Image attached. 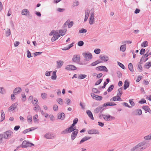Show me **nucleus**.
<instances>
[{
  "mask_svg": "<svg viewBox=\"0 0 151 151\" xmlns=\"http://www.w3.org/2000/svg\"><path fill=\"white\" fill-rule=\"evenodd\" d=\"M103 80V79H100L97 81L95 83V85H97L99 84Z\"/></svg>",
  "mask_w": 151,
  "mask_h": 151,
  "instance_id": "51",
  "label": "nucleus"
},
{
  "mask_svg": "<svg viewBox=\"0 0 151 151\" xmlns=\"http://www.w3.org/2000/svg\"><path fill=\"white\" fill-rule=\"evenodd\" d=\"M18 105V103L16 102L15 103L13 104L9 108V110L12 111L15 109L17 105Z\"/></svg>",
  "mask_w": 151,
  "mask_h": 151,
  "instance_id": "14",
  "label": "nucleus"
},
{
  "mask_svg": "<svg viewBox=\"0 0 151 151\" xmlns=\"http://www.w3.org/2000/svg\"><path fill=\"white\" fill-rule=\"evenodd\" d=\"M99 117L101 119L103 118L105 121H111L115 119L114 117L109 114L106 115L101 113H99Z\"/></svg>",
  "mask_w": 151,
  "mask_h": 151,
  "instance_id": "2",
  "label": "nucleus"
},
{
  "mask_svg": "<svg viewBox=\"0 0 151 151\" xmlns=\"http://www.w3.org/2000/svg\"><path fill=\"white\" fill-rule=\"evenodd\" d=\"M148 42L147 41H145L143 42L141 45L142 47H145L148 45Z\"/></svg>",
  "mask_w": 151,
  "mask_h": 151,
  "instance_id": "33",
  "label": "nucleus"
},
{
  "mask_svg": "<svg viewBox=\"0 0 151 151\" xmlns=\"http://www.w3.org/2000/svg\"><path fill=\"white\" fill-rule=\"evenodd\" d=\"M104 109V108L102 107L99 106L95 110V112H96V113H98L100 112L101 113Z\"/></svg>",
  "mask_w": 151,
  "mask_h": 151,
  "instance_id": "16",
  "label": "nucleus"
},
{
  "mask_svg": "<svg viewBox=\"0 0 151 151\" xmlns=\"http://www.w3.org/2000/svg\"><path fill=\"white\" fill-rule=\"evenodd\" d=\"M126 48V44H124L122 45L120 48V50L123 52H124Z\"/></svg>",
  "mask_w": 151,
  "mask_h": 151,
  "instance_id": "25",
  "label": "nucleus"
},
{
  "mask_svg": "<svg viewBox=\"0 0 151 151\" xmlns=\"http://www.w3.org/2000/svg\"><path fill=\"white\" fill-rule=\"evenodd\" d=\"M87 32V30L83 28L82 29H81L79 31V33H86Z\"/></svg>",
  "mask_w": 151,
  "mask_h": 151,
  "instance_id": "55",
  "label": "nucleus"
},
{
  "mask_svg": "<svg viewBox=\"0 0 151 151\" xmlns=\"http://www.w3.org/2000/svg\"><path fill=\"white\" fill-rule=\"evenodd\" d=\"M142 109H144L145 111L148 112L150 113L151 112V110L147 106H143Z\"/></svg>",
  "mask_w": 151,
  "mask_h": 151,
  "instance_id": "23",
  "label": "nucleus"
},
{
  "mask_svg": "<svg viewBox=\"0 0 151 151\" xmlns=\"http://www.w3.org/2000/svg\"><path fill=\"white\" fill-rule=\"evenodd\" d=\"M133 99H130L129 100V102L130 103L131 105L132 106H134V103L133 102Z\"/></svg>",
  "mask_w": 151,
  "mask_h": 151,
  "instance_id": "58",
  "label": "nucleus"
},
{
  "mask_svg": "<svg viewBox=\"0 0 151 151\" xmlns=\"http://www.w3.org/2000/svg\"><path fill=\"white\" fill-rule=\"evenodd\" d=\"M73 24V21H71L70 22H69L68 24V27L70 28L71 27Z\"/></svg>",
  "mask_w": 151,
  "mask_h": 151,
  "instance_id": "59",
  "label": "nucleus"
},
{
  "mask_svg": "<svg viewBox=\"0 0 151 151\" xmlns=\"http://www.w3.org/2000/svg\"><path fill=\"white\" fill-rule=\"evenodd\" d=\"M65 103L68 105H69L71 102V100L69 99L68 98L65 99Z\"/></svg>",
  "mask_w": 151,
  "mask_h": 151,
  "instance_id": "42",
  "label": "nucleus"
},
{
  "mask_svg": "<svg viewBox=\"0 0 151 151\" xmlns=\"http://www.w3.org/2000/svg\"><path fill=\"white\" fill-rule=\"evenodd\" d=\"M128 68L130 70L131 72H133L134 70L133 69V65L132 63H130L129 64L128 66Z\"/></svg>",
  "mask_w": 151,
  "mask_h": 151,
  "instance_id": "31",
  "label": "nucleus"
},
{
  "mask_svg": "<svg viewBox=\"0 0 151 151\" xmlns=\"http://www.w3.org/2000/svg\"><path fill=\"white\" fill-rule=\"evenodd\" d=\"M113 104L112 103H110V102H108L105 103H104L103 104V106H114V105H116V104Z\"/></svg>",
  "mask_w": 151,
  "mask_h": 151,
  "instance_id": "30",
  "label": "nucleus"
},
{
  "mask_svg": "<svg viewBox=\"0 0 151 151\" xmlns=\"http://www.w3.org/2000/svg\"><path fill=\"white\" fill-rule=\"evenodd\" d=\"M82 55L85 58L84 60L86 61H89L92 58V54L89 52L83 53Z\"/></svg>",
  "mask_w": 151,
  "mask_h": 151,
  "instance_id": "4",
  "label": "nucleus"
},
{
  "mask_svg": "<svg viewBox=\"0 0 151 151\" xmlns=\"http://www.w3.org/2000/svg\"><path fill=\"white\" fill-rule=\"evenodd\" d=\"M114 87V86L113 85H110V87L107 89V91H108V92H109L111 91L113 89Z\"/></svg>",
  "mask_w": 151,
  "mask_h": 151,
  "instance_id": "37",
  "label": "nucleus"
},
{
  "mask_svg": "<svg viewBox=\"0 0 151 151\" xmlns=\"http://www.w3.org/2000/svg\"><path fill=\"white\" fill-rule=\"evenodd\" d=\"M139 103L140 104H144L146 103V101L144 99H142L141 101H139Z\"/></svg>",
  "mask_w": 151,
  "mask_h": 151,
  "instance_id": "64",
  "label": "nucleus"
},
{
  "mask_svg": "<svg viewBox=\"0 0 151 151\" xmlns=\"http://www.w3.org/2000/svg\"><path fill=\"white\" fill-rule=\"evenodd\" d=\"M65 117V114L64 113H62L61 114H58V119L63 120Z\"/></svg>",
  "mask_w": 151,
  "mask_h": 151,
  "instance_id": "15",
  "label": "nucleus"
},
{
  "mask_svg": "<svg viewBox=\"0 0 151 151\" xmlns=\"http://www.w3.org/2000/svg\"><path fill=\"white\" fill-rule=\"evenodd\" d=\"M67 30L66 29H64V30H60L59 32V34L60 36H63L65 35Z\"/></svg>",
  "mask_w": 151,
  "mask_h": 151,
  "instance_id": "21",
  "label": "nucleus"
},
{
  "mask_svg": "<svg viewBox=\"0 0 151 151\" xmlns=\"http://www.w3.org/2000/svg\"><path fill=\"white\" fill-rule=\"evenodd\" d=\"M114 99V101H119L120 99H121V98L119 97V96H114L113 97Z\"/></svg>",
  "mask_w": 151,
  "mask_h": 151,
  "instance_id": "57",
  "label": "nucleus"
},
{
  "mask_svg": "<svg viewBox=\"0 0 151 151\" xmlns=\"http://www.w3.org/2000/svg\"><path fill=\"white\" fill-rule=\"evenodd\" d=\"M58 106L56 105L55 104L53 106V109L55 111H57L58 110Z\"/></svg>",
  "mask_w": 151,
  "mask_h": 151,
  "instance_id": "62",
  "label": "nucleus"
},
{
  "mask_svg": "<svg viewBox=\"0 0 151 151\" xmlns=\"http://www.w3.org/2000/svg\"><path fill=\"white\" fill-rule=\"evenodd\" d=\"M32 104L34 105H36V104H37L38 103V101L37 99L35 98L34 100H33L32 101Z\"/></svg>",
  "mask_w": 151,
  "mask_h": 151,
  "instance_id": "44",
  "label": "nucleus"
},
{
  "mask_svg": "<svg viewBox=\"0 0 151 151\" xmlns=\"http://www.w3.org/2000/svg\"><path fill=\"white\" fill-rule=\"evenodd\" d=\"M118 64L119 65V66L121 67L123 69H125V67L124 65L123 64H122V63L118 62Z\"/></svg>",
  "mask_w": 151,
  "mask_h": 151,
  "instance_id": "43",
  "label": "nucleus"
},
{
  "mask_svg": "<svg viewBox=\"0 0 151 151\" xmlns=\"http://www.w3.org/2000/svg\"><path fill=\"white\" fill-rule=\"evenodd\" d=\"M70 22V20L68 19L67 20L66 22L64 23V24L63 25V27H66L68 25V24Z\"/></svg>",
  "mask_w": 151,
  "mask_h": 151,
  "instance_id": "50",
  "label": "nucleus"
},
{
  "mask_svg": "<svg viewBox=\"0 0 151 151\" xmlns=\"http://www.w3.org/2000/svg\"><path fill=\"white\" fill-rule=\"evenodd\" d=\"M94 19V14L92 13L89 19V23L90 24H93V22Z\"/></svg>",
  "mask_w": 151,
  "mask_h": 151,
  "instance_id": "20",
  "label": "nucleus"
},
{
  "mask_svg": "<svg viewBox=\"0 0 151 151\" xmlns=\"http://www.w3.org/2000/svg\"><path fill=\"white\" fill-rule=\"evenodd\" d=\"M40 111L42 114L45 117H47L48 116V114L47 113H45L42 110H40Z\"/></svg>",
  "mask_w": 151,
  "mask_h": 151,
  "instance_id": "56",
  "label": "nucleus"
},
{
  "mask_svg": "<svg viewBox=\"0 0 151 151\" xmlns=\"http://www.w3.org/2000/svg\"><path fill=\"white\" fill-rule=\"evenodd\" d=\"M88 134H94V130L93 129H89L88 130Z\"/></svg>",
  "mask_w": 151,
  "mask_h": 151,
  "instance_id": "54",
  "label": "nucleus"
},
{
  "mask_svg": "<svg viewBox=\"0 0 151 151\" xmlns=\"http://www.w3.org/2000/svg\"><path fill=\"white\" fill-rule=\"evenodd\" d=\"M56 70H55L53 72L52 75L51 77V79L53 80H55L56 79L57 76L56 75Z\"/></svg>",
  "mask_w": 151,
  "mask_h": 151,
  "instance_id": "26",
  "label": "nucleus"
},
{
  "mask_svg": "<svg viewBox=\"0 0 151 151\" xmlns=\"http://www.w3.org/2000/svg\"><path fill=\"white\" fill-rule=\"evenodd\" d=\"M38 117V116L37 114H35V116L33 117V120L34 122H36L38 120V119H37V118Z\"/></svg>",
  "mask_w": 151,
  "mask_h": 151,
  "instance_id": "45",
  "label": "nucleus"
},
{
  "mask_svg": "<svg viewBox=\"0 0 151 151\" xmlns=\"http://www.w3.org/2000/svg\"><path fill=\"white\" fill-rule=\"evenodd\" d=\"M91 138V137L86 136L82 139L81 140L80 142L79 143V144H81L82 143H83V142H84L85 141L90 139Z\"/></svg>",
  "mask_w": 151,
  "mask_h": 151,
  "instance_id": "17",
  "label": "nucleus"
},
{
  "mask_svg": "<svg viewBox=\"0 0 151 151\" xmlns=\"http://www.w3.org/2000/svg\"><path fill=\"white\" fill-rule=\"evenodd\" d=\"M84 44V42L83 41H80L78 42V45L79 46H82Z\"/></svg>",
  "mask_w": 151,
  "mask_h": 151,
  "instance_id": "53",
  "label": "nucleus"
},
{
  "mask_svg": "<svg viewBox=\"0 0 151 151\" xmlns=\"http://www.w3.org/2000/svg\"><path fill=\"white\" fill-rule=\"evenodd\" d=\"M144 139L145 140H148L151 139V134L150 135L146 136L144 137Z\"/></svg>",
  "mask_w": 151,
  "mask_h": 151,
  "instance_id": "52",
  "label": "nucleus"
},
{
  "mask_svg": "<svg viewBox=\"0 0 151 151\" xmlns=\"http://www.w3.org/2000/svg\"><path fill=\"white\" fill-rule=\"evenodd\" d=\"M78 132V129H76L75 130L72 132L71 135V139L72 140H74L76 137Z\"/></svg>",
  "mask_w": 151,
  "mask_h": 151,
  "instance_id": "10",
  "label": "nucleus"
},
{
  "mask_svg": "<svg viewBox=\"0 0 151 151\" xmlns=\"http://www.w3.org/2000/svg\"><path fill=\"white\" fill-rule=\"evenodd\" d=\"M76 68L73 65H68L65 68V69L68 70H76Z\"/></svg>",
  "mask_w": 151,
  "mask_h": 151,
  "instance_id": "13",
  "label": "nucleus"
},
{
  "mask_svg": "<svg viewBox=\"0 0 151 151\" xmlns=\"http://www.w3.org/2000/svg\"><path fill=\"white\" fill-rule=\"evenodd\" d=\"M21 145L22 146V147L23 148H24L34 146V145L31 143L28 142L26 140H24L23 141L22 145Z\"/></svg>",
  "mask_w": 151,
  "mask_h": 151,
  "instance_id": "5",
  "label": "nucleus"
},
{
  "mask_svg": "<svg viewBox=\"0 0 151 151\" xmlns=\"http://www.w3.org/2000/svg\"><path fill=\"white\" fill-rule=\"evenodd\" d=\"M44 137L48 139H52L55 137L54 134L51 132H48L45 134Z\"/></svg>",
  "mask_w": 151,
  "mask_h": 151,
  "instance_id": "8",
  "label": "nucleus"
},
{
  "mask_svg": "<svg viewBox=\"0 0 151 151\" xmlns=\"http://www.w3.org/2000/svg\"><path fill=\"white\" fill-rule=\"evenodd\" d=\"M68 130V132L69 133H70L74 131V130H75L76 128H72L71 127H69L68 128H67Z\"/></svg>",
  "mask_w": 151,
  "mask_h": 151,
  "instance_id": "38",
  "label": "nucleus"
},
{
  "mask_svg": "<svg viewBox=\"0 0 151 151\" xmlns=\"http://www.w3.org/2000/svg\"><path fill=\"white\" fill-rule=\"evenodd\" d=\"M145 52V49L144 48H142L140 51L139 53L141 55H143L144 54Z\"/></svg>",
  "mask_w": 151,
  "mask_h": 151,
  "instance_id": "46",
  "label": "nucleus"
},
{
  "mask_svg": "<svg viewBox=\"0 0 151 151\" xmlns=\"http://www.w3.org/2000/svg\"><path fill=\"white\" fill-rule=\"evenodd\" d=\"M32 118L31 115H29L27 116V120L28 122H31L32 121Z\"/></svg>",
  "mask_w": 151,
  "mask_h": 151,
  "instance_id": "34",
  "label": "nucleus"
},
{
  "mask_svg": "<svg viewBox=\"0 0 151 151\" xmlns=\"http://www.w3.org/2000/svg\"><path fill=\"white\" fill-rule=\"evenodd\" d=\"M101 52V50L99 48L95 49V53L96 54H98Z\"/></svg>",
  "mask_w": 151,
  "mask_h": 151,
  "instance_id": "49",
  "label": "nucleus"
},
{
  "mask_svg": "<svg viewBox=\"0 0 151 151\" xmlns=\"http://www.w3.org/2000/svg\"><path fill=\"white\" fill-rule=\"evenodd\" d=\"M147 147L146 143L144 142H141L132 147L130 151H142Z\"/></svg>",
  "mask_w": 151,
  "mask_h": 151,
  "instance_id": "1",
  "label": "nucleus"
},
{
  "mask_svg": "<svg viewBox=\"0 0 151 151\" xmlns=\"http://www.w3.org/2000/svg\"><path fill=\"white\" fill-rule=\"evenodd\" d=\"M6 36L8 37L11 34V31L9 29L7 28L5 32Z\"/></svg>",
  "mask_w": 151,
  "mask_h": 151,
  "instance_id": "28",
  "label": "nucleus"
},
{
  "mask_svg": "<svg viewBox=\"0 0 151 151\" xmlns=\"http://www.w3.org/2000/svg\"><path fill=\"white\" fill-rule=\"evenodd\" d=\"M27 57L28 58H30L31 57H32L31 54V53L30 52V51L29 50H27Z\"/></svg>",
  "mask_w": 151,
  "mask_h": 151,
  "instance_id": "60",
  "label": "nucleus"
},
{
  "mask_svg": "<svg viewBox=\"0 0 151 151\" xmlns=\"http://www.w3.org/2000/svg\"><path fill=\"white\" fill-rule=\"evenodd\" d=\"M22 100L23 101H25L26 100V96L24 93L22 94Z\"/></svg>",
  "mask_w": 151,
  "mask_h": 151,
  "instance_id": "47",
  "label": "nucleus"
},
{
  "mask_svg": "<svg viewBox=\"0 0 151 151\" xmlns=\"http://www.w3.org/2000/svg\"><path fill=\"white\" fill-rule=\"evenodd\" d=\"M90 11L89 10L86 9L85 10V17L88 18L89 16Z\"/></svg>",
  "mask_w": 151,
  "mask_h": 151,
  "instance_id": "40",
  "label": "nucleus"
},
{
  "mask_svg": "<svg viewBox=\"0 0 151 151\" xmlns=\"http://www.w3.org/2000/svg\"><path fill=\"white\" fill-rule=\"evenodd\" d=\"M42 53V52H35L33 54H34V56L35 57V56H37L38 55H41Z\"/></svg>",
  "mask_w": 151,
  "mask_h": 151,
  "instance_id": "61",
  "label": "nucleus"
},
{
  "mask_svg": "<svg viewBox=\"0 0 151 151\" xmlns=\"http://www.w3.org/2000/svg\"><path fill=\"white\" fill-rule=\"evenodd\" d=\"M99 58L101 60L104 61V62H106L108 61L109 59V57L108 56H102L101 55H100Z\"/></svg>",
  "mask_w": 151,
  "mask_h": 151,
  "instance_id": "18",
  "label": "nucleus"
},
{
  "mask_svg": "<svg viewBox=\"0 0 151 151\" xmlns=\"http://www.w3.org/2000/svg\"><path fill=\"white\" fill-rule=\"evenodd\" d=\"M151 66V62L146 63L144 65V68H145L148 69Z\"/></svg>",
  "mask_w": 151,
  "mask_h": 151,
  "instance_id": "27",
  "label": "nucleus"
},
{
  "mask_svg": "<svg viewBox=\"0 0 151 151\" xmlns=\"http://www.w3.org/2000/svg\"><path fill=\"white\" fill-rule=\"evenodd\" d=\"M57 102L59 104L62 105L63 103L62 99L60 98H58L57 99Z\"/></svg>",
  "mask_w": 151,
  "mask_h": 151,
  "instance_id": "35",
  "label": "nucleus"
},
{
  "mask_svg": "<svg viewBox=\"0 0 151 151\" xmlns=\"http://www.w3.org/2000/svg\"><path fill=\"white\" fill-rule=\"evenodd\" d=\"M96 69L98 70L104 71L106 72L108 71V70L106 66H101L96 68Z\"/></svg>",
  "mask_w": 151,
  "mask_h": 151,
  "instance_id": "11",
  "label": "nucleus"
},
{
  "mask_svg": "<svg viewBox=\"0 0 151 151\" xmlns=\"http://www.w3.org/2000/svg\"><path fill=\"white\" fill-rule=\"evenodd\" d=\"M1 117L0 121L1 122L3 121L5 119V114L3 110H1Z\"/></svg>",
  "mask_w": 151,
  "mask_h": 151,
  "instance_id": "22",
  "label": "nucleus"
},
{
  "mask_svg": "<svg viewBox=\"0 0 151 151\" xmlns=\"http://www.w3.org/2000/svg\"><path fill=\"white\" fill-rule=\"evenodd\" d=\"M142 111L141 109H137L132 112V115L134 116L140 115L142 114Z\"/></svg>",
  "mask_w": 151,
  "mask_h": 151,
  "instance_id": "9",
  "label": "nucleus"
},
{
  "mask_svg": "<svg viewBox=\"0 0 151 151\" xmlns=\"http://www.w3.org/2000/svg\"><path fill=\"white\" fill-rule=\"evenodd\" d=\"M79 4V2L78 1H75L73 3V6H77Z\"/></svg>",
  "mask_w": 151,
  "mask_h": 151,
  "instance_id": "63",
  "label": "nucleus"
},
{
  "mask_svg": "<svg viewBox=\"0 0 151 151\" xmlns=\"http://www.w3.org/2000/svg\"><path fill=\"white\" fill-rule=\"evenodd\" d=\"M87 114H88L89 117L92 120L94 119V118L93 116V114L91 111L89 110H88L86 111Z\"/></svg>",
  "mask_w": 151,
  "mask_h": 151,
  "instance_id": "19",
  "label": "nucleus"
},
{
  "mask_svg": "<svg viewBox=\"0 0 151 151\" xmlns=\"http://www.w3.org/2000/svg\"><path fill=\"white\" fill-rule=\"evenodd\" d=\"M1 135L3 136V138L5 139H9L12 137L13 132L11 130H8L4 132Z\"/></svg>",
  "mask_w": 151,
  "mask_h": 151,
  "instance_id": "3",
  "label": "nucleus"
},
{
  "mask_svg": "<svg viewBox=\"0 0 151 151\" xmlns=\"http://www.w3.org/2000/svg\"><path fill=\"white\" fill-rule=\"evenodd\" d=\"M80 60V57L78 55H74L72 58V61L74 62L78 63Z\"/></svg>",
  "mask_w": 151,
  "mask_h": 151,
  "instance_id": "7",
  "label": "nucleus"
},
{
  "mask_svg": "<svg viewBox=\"0 0 151 151\" xmlns=\"http://www.w3.org/2000/svg\"><path fill=\"white\" fill-rule=\"evenodd\" d=\"M22 91V88L19 87L15 88L13 91V93L14 95H16L19 94Z\"/></svg>",
  "mask_w": 151,
  "mask_h": 151,
  "instance_id": "12",
  "label": "nucleus"
},
{
  "mask_svg": "<svg viewBox=\"0 0 151 151\" xmlns=\"http://www.w3.org/2000/svg\"><path fill=\"white\" fill-rule=\"evenodd\" d=\"M138 69L140 72H142V67L141 65H139V64H138Z\"/></svg>",
  "mask_w": 151,
  "mask_h": 151,
  "instance_id": "48",
  "label": "nucleus"
},
{
  "mask_svg": "<svg viewBox=\"0 0 151 151\" xmlns=\"http://www.w3.org/2000/svg\"><path fill=\"white\" fill-rule=\"evenodd\" d=\"M41 96L42 98L43 99H45L47 98V94L45 93H42Z\"/></svg>",
  "mask_w": 151,
  "mask_h": 151,
  "instance_id": "41",
  "label": "nucleus"
},
{
  "mask_svg": "<svg viewBox=\"0 0 151 151\" xmlns=\"http://www.w3.org/2000/svg\"><path fill=\"white\" fill-rule=\"evenodd\" d=\"M57 63H58V68H60L63 65V62L61 60H60L58 62H57Z\"/></svg>",
  "mask_w": 151,
  "mask_h": 151,
  "instance_id": "39",
  "label": "nucleus"
},
{
  "mask_svg": "<svg viewBox=\"0 0 151 151\" xmlns=\"http://www.w3.org/2000/svg\"><path fill=\"white\" fill-rule=\"evenodd\" d=\"M35 106L33 109L34 110L37 111V110H41L40 107L38 104H36Z\"/></svg>",
  "mask_w": 151,
  "mask_h": 151,
  "instance_id": "36",
  "label": "nucleus"
},
{
  "mask_svg": "<svg viewBox=\"0 0 151 151\" xmlns=\"http://www.w3.org/2000/svg\"><path fill=\"white\" fill-rule=\"evenodd\" d=\"M95 99L96 100L100 101L102 100L103 97L101 96L95 95Z\"/></svg>",
  "mask_w": 151,
  "mask_h": 151,
  "instance_id": "29",
  "label": "nucleus"
},
{
  "mask_svg": "<svg viewBox=\"0 0 151 151\" xmlns=\"http://www.w3.org/2000/svg\"><path fill=\"white\" fill-rule=\"evenodd\" d=\"M21 14L23 15L29 16V18H31L32 16L30 15V13L29 10L27 9H24L22 10Z\"/></svg>",
  "mask_w": 151,
  "mask_h": 151,
  "instance_id": "6",
  "label": "nucleus"
},
{
  "mask_svg": "<svg viewBox=\"0 0 151 151\" xmlns=\"http://www.w3.org/2000/svg\"><path fill=\"white\" fill-rule=\"evenodd\" d=\"M129 82L126 80L124 82V90L127 89L129 86Z\"/></svg>",
  "mask_w": 151,
  "mask_h": 151,
  "instance_id": "24",
  "label": "nucleus"
},
{
  "mask_svg": "<svg viewBox=\"0 0 151 151\" xmlns=\"http://www.w3.org/2000/svg\"><path fill=\"white\" fill-rule=\"evenodd\" d=\"M87 76L85 74H81L79 75V76H78V78L80 79H83L84 78H86Z\"/></svg>",
  "mask_w": 151,
  "mask_h": 151,
  "instance_id": "32",
  "label": "nucleus"
}]
</instances>
